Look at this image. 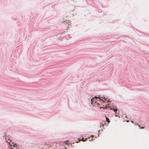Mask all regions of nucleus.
<instances>
[{"instance_id":"5","label":"nucleus","mask_w":149,"mask_h":149,"mask_svg":"<svg viewBox=\"0 0 149 149\" xmlns=\"http://www.w3.org/2000/svg\"><path fill=\"white\" fill-rule=\"evenodd\" d=\"M100 98H104V100L105 101H106V102L108 101V100L107 99V98H105V97H104V96H103V97L102 96V97H100Z\"/></svg>"},{"instance_id":"2","label":"nucleus","mask_w":149,"mask_h":149,"mask_svg":"<svg viewBox=\"0 0 149 149\" xmlns=\"http://www.w3.org/2000/svg\"><path fill=\"white\" fill-rule=\"evenodd\" d=\"M135 125L136 126L139 127V129H143L144 128L143 127H141L138 124H136Z\"/></svg>"},{"instance_id":"14","label":"nucleus","mask_w":149,"mask_h":149,"mask_svg":"<svg viewBox=\"0 0 149 149\" xmlns=\"http://www.w3.org/2000/svg\"><path fill=\"white\" fill-rule=\"evenodd\" d=\"M131 122H132V123H133V120H131Z\"/></svg>"},{"instance_id":"10","label":"nucleus","mask_w":149,"mask_h":149,"mask_svg":"<svg viewBox=\"0 0 149 149\" xmlns=\"http://www.w3.org/2000/svg\"><path fill=\"white\" fill-rule=\"evenodd\" d=\"M87 138H86L85 139H84V140H85V141H86Z\"/></svg>"},{"instance_id":"15","label":"nucleus","mask_w":149,"mask_h":149,"mask_svg":"<svg viewBox=\"0 0 149 149\" xmlns=\"http://www.w3.org/2000/svg\"><path fill=\"white\" fill-rule=\"evenodd\" d=\"M126 121L127 122H128L129 121V120H127Z\"/></svg>"},{"instance_id":"4","label":"nucleus","mask_w":149,"mask_h":149,"mask_svg":"<svg viewBox=\"0 0 149 149\" xmlns=\"http://www.w3.org/2000/svg\"><path fill=\"white\" fill-rule=\"evenodd\" d=\"M110 109L111 110H113L114 112H116V111H117L118 110V109L116 108H114L113 109H112L111 107L110 108Z\"/></svg>"},{"instance_id":"1","label":"nucleus","mask_w":149,"mask_h":149,"mask_svg":"<svg viewBox=\"0 0 149 149\" xmlns=\"http://www.w3.org/2000/svg\"><path fill=\"white\" fill-rule=\"evenodd\" d=\"M94 98H96V100H97V99H99V100L100 102L101 101L103 102H105L104 101V100L103 99H100V95H98V96H97V95L96 96L95 95L94 97H93L91 99V102H92L93 100L94 99Z\"/></svg>"},{"instance_id":"6","label":"nucleus","mask_w":149,"mask_h":149,"mask_svg":"<svg viewBox=\"0 0 149 149\" xmlns=\"http://www.w3.org/2000/svg\"><path fill=\"white\" fill-rule=\"evenodd\" d=\"M106 118V121L108 123H109L110 122V120L109 119L107 118L106 116H105Z\"/></svg>"},{"instance_id":"11","label":"nucleus","mask_w":149,"mask_h":149,"mask_svg":"<svg viewBox=\"0 0 149 149\" xmlns=\"http://www.w3.org/2000/svg\"><path fill=\"white\" fill-rule=\"evenodd\" d=\"M13 147H15V145H13Z\"/></svg>"},{"instance_id":"9","label":"nucleus","mask_w":149,"mask_h":149,"mask_svg":"<svg viewBox=\"0 0 149 149\" xmlns=\"http://www.w3.org/2000/svg\"><path fill=\"white\" fill-rule=\"evenodd\" d=\"M95 103L96 104H97V105H99V104L98 103H97V101H96L95 100Z\"/></svg>"},{"instance_id":"7","label":"nucleus","mask_w":149,"mask_h":149,"mask_svg":"<svg viewBox=\"0 0 149 149\" xmlns=\"http://www.w3.org/2000/svg\"><path fill=\"white\" fill-rule=\"evenodd\" d=\"M47 146H45L44 147H45L46 148H49L50 147V145H46Z\"/></svg>"},{"instance_id":"12","label":"nucleus","mask_w":149,"mask_h":149,"mask_svg":"<svg viewBox=\"0 0 149 149\" xmlns=\"http://www.w3.org/2000/svg\"><path fill=\"white\" fill-rule=\"evenodd\" d=\"M146 35H147V36H149V35L148 34H147Z\"/></svg>"},{"instance_id":"8","label":"nucleus","mask_w":149,"mask_h":149,"mask_svg":"<svg viewBox=\"0 0 149 149\" xmlns=\"http://www.w3.org/2000/svg\"><path fill=\"white\" fill-rule=\"evenodd\" d=\"M68 141H65L64 142V143L66 144H67V143H68Z\"/></svg>"},{"instance_id":"13","label":"nucleus","mask_w":149,"mask_h":149,"mask_svg":"<svg viewBox=\"0 0 149 149\" xmlns=\"http://www.w3.org/2000/svg\"><path fill=\"white\" fill-rule=\"evenodd\" d=\"M115 116H118V115H116H116H115Z\"/></svg>"},{"instance_id":"3","label":"nucleus","mask_w":149,"mask_h":149,"mask_svg":"<svg viewBox=\"0 0 149 149\" xmlns=\"http://www.w3.org/2000/svg\"><path fill=\"white\" fill-rule=\"evenodd\" d=\"M81 140L82 141H85L84 138H82L81 139H80V138L79 139L78 141H76V143H78V142H79Z\"/></svg>"}]
</instances>
